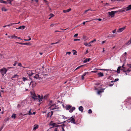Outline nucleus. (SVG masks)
I'll return each instance as SVG.
<instances>
[{
	"label": "nucleus",
	"mask_w": 131,
	"mask_h": 131,
	"mask_svg": "<svg viewBox=\"0 0 131 131\" xmlns=\"http://www.w3.org/2000/svg\"><path fill=\"white\" fill-rule=\"evenodd\" d=\"M31 96L35 100H38L39 102H40L42 101L43 98V96H40V95L36 94L34 93H31Z\"/></svg>",
	"instance_id": "f257e3e1"
},
{
	"label": "nucleus",
	"mask_w": 131,
	"mask_h": 131,
	"mask_svg": "<svg viewBox=\"0 0 131 131\" xmlns=\"http://www.w3.org/2000/svg\"><path fill=\"white\" fill-rule=\"evenodd\" d=\"M48 76V75L47 74L43 75L41 73H39L36 74L34 76V78L36 79H40L42 78L43 77L45 79H47Z\"/></svg>",
	"instance_id": "f03ea898"
},
{
	"label": "nucleus",
	"mask_w": 131,
	"mask_h": 131,
	"mask_svg": "<svg viewBox=\"0 0 131 131\" xmlns=\"http://www.w3.org/2000/svg\"><path fill=\"white\" fill-rule=\"evenodd\" d=\"M65 108L66 110H69V112L70 113L72 112L75 109V108L74 107H72V106L69 105H67L66 106Z\"/></svg>",
	"instance_id": "7ed1b4c3"
},
{
	"label": "nucleus",
	"mask_w": 131,
	"mask_h": 131,
	"mask_svg": "<svg viewBox=\"0 0 131 131\" xmlns=\"http://www.w3.org/2000/svg\"><path fill=\"white\" fill-rule=\"evenodd\" d=\"M7 71V70L5 68H3L0 69V72L1 74L3 76L4 74L6 73Z\"/></svg>",
	"instance_id": "20e7f679"
},
{
	"label": "nucleus",
	"mask_w": 131,
	"mask_h": 131,
	"mask_svg": "<svg viewBox=\"0 0 131 131\" xmlns=\"http://www.w3.org/2000/svg\"><path fill=\"white\" fill-rule=\"evenodd\" d=\"M67 121H68V122L69 123L71 122V123L75 124L76 123L75 122L74 118L73 116L71 117Z\"/></svg>",
	"instance_id": "39448f33"
},
{
	"label": "nucleus",
	"mask_w": 131,
	"mask_h": 131,
	"mask_svg": "<svg viewBox=\"0 0 131 131\" xmlns=\"http://www.w3.org/2000/svg\"><path fill=\"white\" fill-rule=\"evenodd\" d=\"M59 107L58 105H56L55 104H53V105H52L50 107H49V108L51 110H54V109H58L59 108Z\"/></svg>",
	"instance_id": "423d86ee"
},
{
	"label": "nucleus",
	"mask_w": 131,
	"mask_h": 131,
	"mask_svg": "<svg viewBox=\"0 0 131 131\" xmlns=\"http://www.w3.org/2000/svg\"><path fill=\"white\" fill-rule=\"evenodd\" d=\"M117 13V11H112L111 12H108L107 14L109 15H110L111 17H114V14Z\"/></svg>",
	"instance_id": "0eeeda50"
},
{
	"label": "nucleus",
	"mask_w": 131,
	"mask_h": 131,
	"mask_svg": "<svg viewBox=\"0 0 131 131\" xmlns=\"http://www.w3.org/2000/svg\"><path fill=\"white\" fill-rule=\"evenodd\" d=\"M128 11L127 10V9L126 7L125 8L122 9H120L118 10V11H117L118 12H126V11Z\"/></svg>",
	"instance_id": "6e6552de"
},
{
	"label": "nucleus",
	"mask_w": 131,
	"mask_h": 131,
	"mask_svg": "<svg viewBox=\"0 0 131 131\" xmlns=\"http://www.w3.org/2000/svg\"><path fill=\"white\" fill-rule=\"evenodd\" d=\"M125 27H123V28H119L118 29V30L117 31V32H121L123 30H124V29H125Z\"/></svg>",
	"instance_id": "1a4fd4ad"
},
{
	"label": "nucleus",
	"mask_w": 131,
	"mask_h": 131,
	"mask_svg": "<svg viewBox=\"0 0 131 131\" xmlns=\"http://www.w3.org/2000/svg\"><path fill=\"white\" fill-rule=\"evenodd\" d=\"M27 74L29 76H31L32 74H34V73L32 72V71L31 70H29L28 71Z\"/></svg>",
	"instance_id": "9d476101"
},
{
	"label": "nucleus",
	"mask_w": 131,
	"mask_h": 131,
	"mask_svg": "<svg viewBox=\"0 0 131 131\" xmlns=\"http://www.w3.org/2000/svg\"><path fill=\"white\" fill-rule=\"evenodd\" d=\"M31 84H32V85L33 86H35L36 85V83L35 82L31 81V82H30V83L29 84V85H30Z\"/></svg>",
	"instance_id": "9b49d317"
},
{
	"label": "nucleus",
	"mask_w": 131,
	"mask_h": 131,
	"mask_svg": "<svg viewBox=\"0 0 131 131\" xmlns=\"http://www.w3.org/2000/svg\"><path fill=\"white\" fill-rule=\"evenodd\" d=\"M39 127V125H38L35 124L34 126V127L33 128V130H35L37 129H38Z\"/></svg>",
	"instance_id": "f8f14e48"
},
{
	"label": "nucleus",
	"mask_w": 131,
	"mask_h": 131,
	"mask_svg": "<svg viewBox=\"0 0 131 131\" xmlns=\"http://www.w3.org/2000/svg\"><path fill=\"white\" fill-rule=\"evenodd\" d=\"M105 89H101L100 90H98L97 91V94L99 95L101 93L104 92V91L103 90H104Z\"/></svg>",
	"instance_id": "ddd939ff"
},
{
	"label": "nucleus",
	"mask_w": 131,
	"mask_h": 131,
	"mask_svg": "<svg viewBox=\"0 0 131 131\" xmlns=\"http://www.w3.org/2000/svg\"><path fill=\"white\" fill-rule=\"evenodd\" d=\"M88 72H85L81 76L82 80H84V77L86 75V74L88 73Z\"/></svg>",
	"instance_id": "4468645a"
},
{
	"label": "nucleus",
	"mask_w": 131,
	"mask_h": 131,
	"mask_svg": "<svg viewBox=\"0 0 131 131\" xmlns=\"http://www.w3.org/2000/svg\"><path fill=\"white\" fill-rule=\"evenodd\" d=\"M99 77H102L104 76V74L103 73L100 72L97 74Z\"/></svg>",
	"instance_id": "2eb2a0df"
},
{
	"label": "nucleus",
	"mask_w": 131,
	"mask_h": 131,
	"mask_svg": "<svg viewBox=\"0 0 131 131\" xmlns=\"http://www.w3.org/2000/svg\"><path fill=\"white\" fill-rule=\"evenodd\" d=\"M91 60V58H88L85 59L83 61V62L84 63H85Z\"/></svg>",
	"instance_id": "dca6fc26"
},
{
	"label": "nucleus",
	"mask_w": 131,
	"mask_h": 131,
	"mask_svg": "<svg viewBox=\"0 0 131 131\" xmlns=\"http://www.w3.org/2000/svg\"><path fill=\"white\" fill-rule=\"evenodd\" d=\"M121 66L119 67H118V68L117 69V72L118 73H120V70H122V69H121Z\"/></svg>",
	"instance_id": "f3484780"
},
{
	"label": "nucleus",
	"mask_w": 131,
	"mask_h": 131,
	"mask_svg": "<svg viewBox=\"0 0 131 131\" xmlns=\"http://www.w3.org/2000/svg\"><path fill=\"white\" fill-rule=\"evenodd\" d=\"M25 26H20L18 28H16V29H24L25 28Z\"/></svg>",
	"instance_id": "a211bd4d"
},
{
	"label": "nucleus",
	"mask_w": 131,
	"mask_h": 131,
	"mask_svg": "<svg viewBox=\"0 0 131 131\" xmlns=\"http://www.w3.org/2000/svg\"><path fill=\"white\" fill-rule=\"evenodd\" d=\"M79 110L80 111H81V112H82L83 110V108L82 106H80L79 107Z\"/></svg>",
	"instance_id": "6ab92c4d"
},
{
	"label": "nucleus",
	"mask_w": 131,
	"mask_h": 131,
	"mask_svg": "<svg viewBox=\"0 0 131 131\" xmlns=\"http://www.w3.org/2000/svg\"><path fill=\"white\" fill-rule=\"evenodd\" d=\"M59 123H53V124L52 127H58V124H59Z\"/></svg>",
	"instance_id": "aec40b11"
},
{
	"label": "nucleus",
	"mask_w": 131,
	"mask_h": 131,
	"mask_svg": "<svg viewBox=\"0 0 131 131\" xmlns=\"http://www.w3.org/2000/svg\"><path fill=\"white\" fill-rule=\"evenodd\" d=\"M71 10V8L67 10H63V12L64 13H67V12H69V11H70Z\"/></svg>",
	"instance_id": "412c9836"
},
{
	"label": "nucleus",
	"mask_w": 131,
	"mask_h": 131,
	"mask_svg": "<svg viewBox=\"0 0 131 131\" xmlns=\"http://www.w3.org/2000/svg\"><path fill=\"white\" fill-rule=\"evenodd\" d=\"M65 126V125L64 124H63L60 125V126H61L62 128V131H65V130L64 129Z\"/></svg>",
	"instance_id": "4be33fe9"
},
{
	"label": "nucleus",
	"mask_w": 131,
	"mask_h": 131,
	"mask_svg": "<svg viewBox=\"0 0 131 131\" xmlns=\"http://www.w3.org/2000/svg\"><path fill=\"white\" fill-rule=\"evenodd\" d=\"M127 10H129L131 9V4L129 5L126 7Z\"/></svg>",
	"instance_id": "5701e85b"
},
{
	"label": "nucleus",
	"mask_w": 131,
	"mask_h": 131,
	"mask_svg": "<svg viewBox=\"0 0 131 131\" xmlns=\"http://www.w3.org/2000/svg\"><path fill=\"white\" fill-rule=\"evenodd\" d=\"M11 37L12 38L15 39L18 38V37L15 36V35H13L12 36H11Z\"/></svg>",
	"instance_id": "b1692460"
},
{
	"label": "nucleus",
	"mask_w": 131,
	"mask_h": 131,
	"mask_svg": "<svg viewBox=\"0 0 131 131\" xmlns=\"http://www.w3.org/2000/svg\"><path fill=\"white\" fill-rule=\"evenodd\" d=\"M83 38L84 39V41H86L88 39V38L85 36H83Z\"/></svg>",
	"instance_id": "393cba45"
},
{
	"label": "nucleus",
	"mask_w": 131,
	"mask_h": 131,
	"mask_svg": "<svg viewBox=\"0 0 131 131\" xmlns=\"http://www.w3.org/2000/svg\"><path fill=\"white\" fill-rule=\"evenodd\" d=\"M31 110L30 109V111H29L28 113L24 114V115H31L32 114V113L31 112Z\"/></svg>",
	"instance_id": "a878e982"
},
{
	"label": "nucleus",
	"mask_w": 131,
	"mask_h": 131,
	"mask_svg": "<svg viewBox=\"0 0 131 131\" xmlns=\"http://www.w3.org/2000/svg\"><path fill=\"white\" fill-rule=\"evenodd\" d=\"M84 45L86 46H91V45H90L89 43H88L87 42L84 43Z\"/></svg>",
	"instance_id": "bb28decb"
},
{
	"label": "nucleus",
	"mask_w": 131,
	"mask_h": 131,
	"mask_svg": "<svg viewBox=\"0 0 131 131\" xmlns=\"http://www.w3.org/2000/svg\"><path fill=\"white\" fill-rule=\"evenodd\" d=\"M12 1V0H7V2L8 3H9L10 4H12L11 3Z\"/></svg>",
	"instance_id": "cd10ccee"
},
{
	"label": "nucleus",
	"mask_w": 131,
	"mask_h": 131,
	"mask_svg": "<svg viewBox=\"0 0 131 131\" xmlns=\"http://www.w3.org/2000/svg\"><path fill=\"white\" fill-rule=\"evenodd\" d=\"M83 66V65H81L79 67H78L77 68H76L75 70L74 71H75L77 70L80 68L82 67Z\"/></svg>",
	"instance_id": "c85d7f7f"
},
{
	"label": "nucleus",
	"mask_w": 131,
	"mask_h": 131,
	"mask_svg": "<svg viewBox=\"0 0 131 131\" xmlns=\"http://www.w3.org/2000/svg\"><path fill=\"white\" fill-rule=\"evenodd\" d=\"M131 43V39H130L126 43V45H129Z\"/></svg>",
	"instance_id": "c756f323"
},
{
	"label": "nucleus",
	"mask_w": 131,
	"mask_h": 131,
	"mask_svg": "<svg viewBox=\"0 0 131 131\" xmlns=\"http://www.w3.org/2000/svg\"><path fill=\"white\" fill-rule=\"evenodd\" d=\"M100 70H103L104 71H112L113 70H111V69H100Z\"/></svg>",
	"instance_id": "7c9ffc66"
},
{
	"label": "nucleus",
	"mask_w": 131,
	"mask_h": 131,
	"mask_svg": "<svg viewBox=\"0 0 131 131\" xmlns=\"http://www.w3.org/2000/svg\"><path fill=\"white\" fill-rule=\"evenodd\" d=\"M49 16H50V17L49 18V19H50L52 17L54 16V15L52 14H51L49 15Z\"/></svg>",
	"instance_id": "2f4dec72"
},
{
	"label": "nucleus",
	"mask_w": 131,
	"mask_h": 131,
	"mask_svg": "<svg viewBox=\"0 0 131 131\" xmlns=\"http://www.w3.org/2000/svg\"><path fill=\"white\" fill-rule=\"evenodd\" d=\"M114 37V36L113 35H109L107 36V37Z\"/></svg>",
	"instance_id": "473e14b6"
},
{
	"label": "nucleus",
	"mask_w": 131,
	"mask_h": 131,
	"mask_svg": "<svg viewBox=\"0 0 131 131\" xmlns=\"http://www.w3.org/2000/svg\"><path fill=\"white\" fill-rule=\"evenodd\" d=\"M11 117L12 118H14V119H15L16 117V114H13L12 116Z\"/></svg>",
	"instance_id": "72a5a7b5"
},
{
	"label": "nucleus",
	"mask_w": 131,
	"mask_h": 131,
	"mask_svg": "<svg viewBox=\"0 0 131 131\" xmlns=\"http://www.w3.org/2000/svg\"><path fill=\"white\" fill-rule=\"evenodd\" d=\"M0 3L4 4H6V2L2 0H0Z\"/></svg>",
	"instance_id": "f704fd0d"
},
{
	"label": "nucleus",
	"mask_w": 131,
	"mask_h": 131,
	"mask_svg": "<svg viewBox=\"0 0 131 131\" xmlns=\"http://www.w3.org/2000/svg\"><path fill=\"white\" fill-rule=\"evenodd\" d=\"M20 44L22 45H29V43L21 42L20 43Z\"/></svg>",
	"instance_id": "c9c22d12"
},
{
	"label": "nucleus",
	"mask_w": 131,
	"mask_h": 131,
	"mask_svg": "<svg viewBox=\"0 0 131 131\" xmlns=\"http://www.w3.org/2000/svg\"><path fill=\"white\" fill-rule=\"evenodd\" d=\"M2 10L3 11H6L7 10V9H6L5 8L3 7L2 8Z\"/></svg>",
	"instance_id": "e433bc0d"
},
{
	"label": "nucleus",
	"mask_w": 131,
	"mask_h": 131,
	"mask_svg": "<svg viewBox=\"0 0 131 131\" xmlns=\"http://www.w3.org/2000/svg\"><path fill=\"white\" fill-rule=\"evenodd\" d=\"M23 81H24L27 80V79L26 78L23 77Z\"/></svg>",
	"instance_id": "4c0bfd02"
},
{
	"label": "nucleus",
	"mask_w": 131,
	"mask_h": 131,
	"mask_svg": "<svg viewBox=\"0 0 131 131\" xmlns=\"http://www.w3.org/2000/svg\"><path fill=\"white\" fill-rule=\"evenodd\" d=\"M130 68H129L128 70L126 71V72L129 73L130 71V70L129 69Z\"/></svg>",
	"instance_id": "58836bf2"
},
{
	"label": "nucleus",
	"mask_w": 131,
	"mask_h": 131,
	"mask_svg": "<svg viewBox=\"0 0 131 131\" xmlns=\"http://www.w3.org/2000/svg\"><path fill=\"white\" fill-rule=\"evenodd\" d=\"M92 111L91 110L89 109L88 111V113L89 114L92 113Z\"/></svg>",
	"instance_id": "ea45409f"
},
{
	"label": "nucleus",
	"mask_w": 131,
	"mask_h": 131,
	"mask_svg": "<svg viewBox=\"0 0 131 131\" xmlns=\"http://www.w3.org/2000/svg\"><path fill=\"white\" fill-rule=\"evenodd\" d=\"M53 123V122L52 121H51L49 123V125L52 126V125Z\"/></svg>",
	"instance_id": "a19ab883"
},
{
	"label": "nucleus",
	"mask_w": 131,
	"mask_h": 131,
	"mask_svg": "<svg viewBox=\"0 0 131 131\" xmlns=\"http://www.w3.org/2000/svg\"><path fill=\"white\" fill-rule=\"evenodd\" d=\"M128 100L131 103V98H128L127 99L126 101H127Z\"/></svg>",
	"instance_id": "79ce46f5"
},
{
	"label": "nucleus",
	"mask_w": 131,
	"mask_h": 131,
	"mask_svg": "<svg viewBox=\"0 0 131 131\" xmlns=\"http://www.w3.org/2000/svg\"><path fill=\"white\" fill-rule=\"evenodd\" d=\"M18 66H20V67H22V64H21V63H18Z\"/></svg>",
	"instance_id": "37998d69"
},
{
	"label": "nucleus",
	"mask_w": 131,
	"mask_h": 131,
	"mask_svg": "<svg viewBox=\"0 0 131 131\" xmlns=\"http://www.w3.org/2000/svg\"><path fill=\"white\" fill-rule=\"evenodd\" d=\"M21 105L20 104H18L17 106V107L18 108H20L21 107Z\"/></svg>",
	"instance_id": "c03bdc74"
},
{
	"label": "nucleus",
	"mask_w": 131,
	"mask_h": 131,
	"mask_svg": "<svg viewBox=\"0 0 131 131\" xmlns=\"http://www.w3.org/2000/svg\"><path fill=\"white\" fill-rule=\"evenodd\" d=\"M118 80H119L118 79H116L114 80V82H116V81H118Z\"/></svg>",
	"instance_id": "a18cd8bd"
},
{
	"label": "nucleus",
	"mask_w": 131,
	"mask_h": 131,
	"mask_svg": "<svg viewBox=\"0 0 131 131\" xmlns=\"http://www.w3.org/2000/svg\"><path fill=\"white\" fill-rule=\"evenodd\" d=\"M56 24H52L50 25V27H52L53 26H54V25Z\"/></svg>",
	"instance_id": "49530a36"
},
{
	"label": "nucleus",
	"mask_w": 131,
	"mask_h": 131,
	"mask_svg": "<svg viewBox=\"0 0 131 131\" xmlns=\"http://www.w3.org/2000/svg\"><path fill=\"white\" fill-rule=\"evenodd\" d=\"M50 114H51V113H50V112L48 113L47 114V117H49V116H50Z\"/></svg>",
	"instance_id": "de8ad7c7"
},
{
	"label": "nucleus",
	"mask_w": 131,
	"mask_h": 131,
	"mask_svg": "<svg viewBox=\"0 0 131 131\" xmlns=\"http://www.w3.org/2000/svg\"><path fill=\"white\" fill-rule=\"evenodd\" d=\"M88 49H87L86 50V52H85V54H86L88 53Z\"/></svg>",
	"instance_id": "09e8293b"
},
{
	"label": "nucleus",
	"mask_w": 131,
	"mask_h": 131,
	"mask_svg": "<svg viewBox=\"0 0 131 131\" xmlns=\"http://www.w3.org/2000/svg\"><path fill=\"white\" fill-rule=\"evenodd\" d=\"M16 76H18V75L17 74H15L13 76V78H15Z\"/></svg>",
	"instance_id": "8fccbe9b"
},
{
	"label": "nucleus",
	"mask_w": 131,
	"mask_h": 131,
	"mask_svg": "<svg viewBox=\"0 0 131 131\" xmlns=\"http://www.w3.org/2000/svg\"><path fill=\"white\" fill-rule=\"evenodd\" d=\"M52 102V101L51 100L50 101L49 103V105H51V103Z\"/></svg>",
	"instance_id": "3c124183"
},
{
	"label": "nucleus",
	"mask_w": 131,
	"mask_h": 131,
	"mask_svg": "<svg viewBox=\"0 0 131 131\" xmlns=\"http://www.w3.org/2000/svg\"><path fill=\"white\" fill-rule=\"evenodd\" d=\"M78 34H75L74 35V37H77V36H78Z\"/></svg>",
	"instance_id": "603ef678"
},
{
	"label": "nucleus",
	"mask_w": 131,
	"mask_h": 131,
	"mask_svg": "<svg viewBox=\"0 0 131 131\" xmlns=\"http://www.w3.org/2000/svg\"><path fill=\"white\" fill-rule=\"evenodd\" d=\"M71 53V52H67L66 54H70Z\"/></svg>",
	"instance_id": "864d4df0"
},
{
	"label": "nucleus",
	"mask_w": 131,
	"mask_h": 131,
	"mask_svg": "<svg viewBox=\"0 0 131 131\" xmlns=\"http://www.w3.org/2000/svg\"><path fill=\"white\" fill-rule=\"evenodd\" d=\"M73 52H74V53H73V54H75L76 53H77V51H75V50H73Z\"/></svg>",
	"instance_id": "5fc2aeb1"
},
{
	"label": "nucleus",
	"mask_w": 131,
	"mask_h": 131,
	"mask_svg": "<svg viewBox=\"0 0 131 131\" xmlns=\"http://www.w3.org/2000/svg\"><path fill=\"white\" fill-rule=\"evenodd\" d=\"M17 62L16 61L15 62V63L13 64L14 66H15L16 65Z\"/></svg>",
	"instance_id": "6e6d98bb"
},
{
	"label": "nucleus",
	"mask_w": 131,
	"mask_h": 131,
	"mask_svg": "<svg viewBox=\"0 0 131 131\" xmlns=\"http://www.w3.org/2000/svg\"><path fill=\"white\" fill-rule=\"evenodd\" d=\"M96 40L95 39H94L92 41H91V42H92V43L94 41H96Z\"/></svg>",
	"instance_id": "4d7b16f0"
},
{
	"label": "nucleus",
	"mask_w": 131,
	"mask_h": 131,
	"mask_svg": "<svg viewBox=\"0 0 131 131\" xmlns=\"http://www.w3.org/2000/svg\"><path fill=\"white\" fill-rule=\"evenodd\" d=\"M51 115H50V117H51V116H52V114H53V112L52 111L51 112Z\"/></svg>",
	"instance_id": "13d9d810"
},
{
	"label": "nucleus",
	"mask_w": 131,
	"mask_h": 131,
	"mask_svg": "<svg viewBox=\"0 0 131 131\" xmlns=\"http://www.w3.org/2000/svg\"><path fill=\"white\" fill-rule=\"evenodd\" d=\"M80 40L79 39H74V41H79Z\"/></svg>",
	"instance_id": "bf43d9fd"
},
{
	"label": "nucleus",
	"mask_w": 131,
	"mask_h": 131,
	"mask_svg": "<svg viewBox=\"0 0 131 131\" xmlns=\"http://www.w3.org/2000/svg\"><path fill=\"white\" fill-rule=\"evenodd\" d=\"M90 10V9H87V10H86L85 11V12H84V13L86 12H88V11H89V10Z\"/></svg>",
	"instance_id": "052dcab7"
},
{
	"label": "nucleus",
	"mask_w": 131,
	"mask_h": 131,
	"mask_svg": "<svg viewBox=\"0 0 131 131\" xmlns=\"http://www.w3.org/2000/svg\"><path fill=\"white\" fill-rule=\"evenodd\" d=\"M116 29H115L113 31H112V32L114 34V33H115L116 32Z\"/></svg>",
	"instance_id": "680f3d73"
},
{
	"label": "nucleus",
	"mask_w": 131,
	"mask_h": 131,
	"mask_svg": "<svg viewBox=\"0 0 131 131\" xmlns=\"http://www.w3.org/2000/svg\"><path fill=\"white\" fill-rule=\"evenodd\" d=\"M28 37L29 38V39H28V41H29V40H30L31 39V38H30V36H28Z\"/></svg>",
	"instance_id": "e2e57ef3"
},
{
	"label": "nucleus",
	"mask_w": 131,
	"mask_h": 131,
	"mask_svg": "<svg viewBox=\"0 0 131 131\" xmlns=\"http://www.w3.org/2000/svg\"><path fill=\"white\" fill-rule=\"evenodd\" d=\"M97 72V71H92L91 72H93V73H96V72Z\"/></svg>",
	"instance_id": "0e129e2a"
},
{
	"label": "nucleus",
	"mask_w": 131,
	"mask_h": 131,
	"mask_svg": "<svg viewBox=\"0 0 131 131\" xmlns=\"http://www.w3.org/2000/svg\"><path fill=\"white\" fill-rule=\"evenodd\" d=\"M96 20H98L99 21H101L102 20V19L100 18L98 19H96Z\"/></svg>",
	"instance_id": "69168bd1"
},
{
	"label": "nucleus",
	"mask_w": 131,
	"mask_h": 131,
	"mask_svg": "<svg viewBox=\"0 0 131 131\" xmlns=\"http://www.w3.org/2000/svg\"><path fill=\"white\" fill-rule=\"evenodd\" d=\"M105 41H102V44H103V43H105Z\"/></svg>",
	"instance_id": "338daca9"
},
{
	"label": "nucleus",
	"mask_w": 131,
	"mask_h": 131,
	"mask_svg": "<svg viewBox=\"0 0 131 131\" xmlns=\"http://www.w3.org/2000/svg\"><path fill=\"white\" fill-rule=\"evenodd\" d=\"M33 1H35L37 3L38 2V0H33Z\"/></svg>",
	"instance_id": "774afa93"
}]
</instances>
